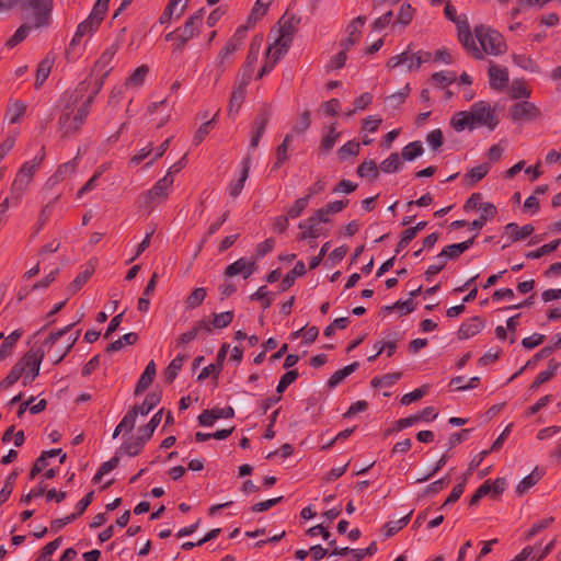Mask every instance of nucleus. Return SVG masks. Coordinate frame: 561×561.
Instances as JSON below:
<instances>
[{
	"label": "nucleus",
	"mask_w": 561,
	"mask_h": 561,
	"mask_svg": "<svg viewBox=\"0 0 561 561\" xmlns=\"http://www.w3.org/2000/svg\"><path fill=\"white\" fill-rule=\"evenodd\" d=\"M73 322L68 325H66L62 329H59L55 332H50L49 335L46 337L45 342L43 343V347L46 350V353L49 357V359L53 362V364L57 365L62 362V359L67 356V354L72 350L75 344L77 343L81 330L76 331L73 334L69 335L67 339V342L62 345L57 346L56 343L65 336L67 333L71 331V329L78 323Z\"/></svg>",
	"instance_id": "f257e3e1"
},
{
	"label": "nucleus",
	"mask_w": 561,
	"mask_h": 561,
	"mask_svg": "<svg viewBox=\"0 0 561 561\" xmlns=\"http://www.w3.org/2000/svg\"><path fill=\"white\" fill-rule=\"evenodd\" d=\"M54 0H22L21 11L34 27L41 28L49 24Z\"/></svg>",
	"instance_id": "f03ea898"
},
{
	"label": "nucleus",
	"mask_w": 561,
	"mask_h": 561,
	"mask_svg": "<svg viewBox=\"0 0 561 561\" xmlns=\"http://www.w3.org/2000/svg\"><path fill=\"white\" fill-rule=\"evenodd\" d=\"M474 36L477 37L482 54L497 56L506 50V44L503 36L495 30L486 27L484 25H478L474 27Z\"/></svg>",
	"instance_id": "7ed1b4c3"
},
{
	"label": "nucleus",
	"mask_w": 561,
	"mask_h": 561,
	"mask_svg": "<svg viewBox=\"0 0 561 561\" xmlns=\"http://www.w3.org/2000/svg\"><path fill=\"white\" fill-rule=\"evenodd\" d=\"M44 157V153L36 156L33 160L22 164L11 186V194L14 196L15 202H18L22 194L26 191L36 169L43 162Z\"/></svg>",
	"instance_id": "20e7f679"
},
{
	"label": "nucleus",
	"mask_w": 561,
	"mask_h": 561,
	"mask_svg": "<svg viewBox=\"0 0 561 561\" xmlns=\"http://www.w3.org/2000/svg\"><path fill=\"white\" fill-rule=\"evenodd\" d=\"M203 18L204 9H201L186 20L183 27L178 28L176 43L172 50L173 55H180L187 42L198 34Z\"/></svg>",
	"instance_id": "39448f33"
},
{
	"label": "nucleus",
	"mask_w": 561,
	"mask_h": 561,
	"mask_svg": "<svg viewBox=\"0 0 561 561\" xmlns=\"http://www.w3.org/2000/svg\"><path fill=\"white\" fill-rule=\"evenodd\" d=\"M171 172H168L160 179L150 190L142 192L139 195V205L144 208H149L156 203H161L168 198L169 190L173 184Z\"/></svg>",
	"instance_id": "423d86ee"
},
{
	"label": "nucleus",
	"mask_w": 561,
	"mask_h": 561,
	"mask_svg": "<svg viewBox=\"0 0 561 561\" xmlns=\"http://www.w3.org/2000/svg\"><path fill=\"white\" fill-rule=\"evenodd\" d=\"M473 129L481 126H486L493 130L499 122L495 118V111L484 101L474 103L471 110L468 111Z\"/></svg>",
	"instance_id": "0eeeda50"
},
{
	"label": "nucleus",
	"mask_w": 561,
	"mask_h": 561,
	"mask_svg": "<svg viewBox=\"0 0 561 561\" xmlns=\"http://www.w3.org/2000/svg\"><path fill=\"white\" fill-rule=\"evenodd\" d=\"M87 117L80 112H76L66 106L59 116L58 125L62 137L75 135L84 124Z\"/></svg>",
	"instance_id": "6e6552de"
},
{
	"label": "nucleus",
	"mask_w": 561,
	"mask_h": 561,
	"mask_svg": "<svg viewBox=\"0 0 561 561\" xmlns=\"http://www.w3.org/2000/svg\"><path fill=\"white\" fill-rule=\"evenodd\" d=\"M103 22L102 18H99L98 15H93L91 12L89 16L79 23L77 26L76 33L69 44V47L67 49V55H70L71 53L76 51V48L78 45H80L82 37L84 36H92L101 26Z\"/></svg>",
	"instance_id": "1a4fd4ad"
},
{
	"label": "nucleus",
	"mask_w": 561,
	"mask_h": 561,
	"mask_svg": "<svg viewBox=\"0 0 561 561\" xmlns=\"http://www.w3.org/2000/svg\"><path fill=\"white\" fill-rule=\"evenodd\" d=\"M510 118L513 122L535 121L541 116L540 108L528 101L517 102L510 107Z\"/></svg>",
	"instance_id": "9d476101"
},
{
	"label": "nucleus",
	"mask_w": 561,
	"mask_h": 561,
	"mask_svg": "<svg viewBox=\"0 0 561 561\" xmlns=\"http://www.w3.org/2000/svg\"><path fill=\"white\" fill-rule=\"evenodd\" d=\"M46 350L43 347V345L37 350H30L24 354V356L18 362L19 365H22L23 367V374L30 373L31 374V380H34L38 374L41 364L43 362V358L45 356Z\"/></svg>",
	"instance_id": "9b49d317"
},
{
	"label": "nucleus",
	"mask_w": 561,
	"mask_h": 561,
	"mask_svg": "<svg viewBox=\"0 0 561 561\" xmlns=\"http://www.w3.org/2000/svg\"><path fill=\"white\" fill-rule=\"evenodd\" d=\"M457 36L458 41L461 45L470 53L476 59H483L484 55L476 45L474 38L472 36L470 25L466 19L460 22H457Z\"/></svg>",
	"instance_id": "f8f14e48"
},
{
	"label": "nucleus",
	"mask_w": 561,
	"mask_h": 561,
	"mask_svg": "<svg viewBox=\"0 0 561 561\" xmlns=\"http://www.w3.org/2000/svg\"><path fill=\"white\" fill-rule=\"evenodd\" d=\"M256 259L248 260L245 257H241L228 265L224 274L226 277H233L240 274L244 279H247L256 271Z\"/></svg>",
	"instance_id": "ddd939ff"
},
{
	"label": "nucleus",
	"mask_w": 561,
	"mask_h": 561,
	"mask_svg": "<svg viewBox=\"0 0 561 561\" xmlns=\"http://www.w3.org/2000/svg\"><path fill=\"white\" fill-rule=\"evenodd\" d=\"M321 216L316 210L309 218L301 220L298 228L301 232L298 234V240L317 239L321 236L322 231L319 227Z\"/></svg>",
	"instance_id": "4468645a"
},
{
	"label": "nucleus",
	"mask_w": 561,
	"mask_h": 561,
	"mask_svg": "<svg viewBox=\"0 0 561 561\" xmlns=\"http://www.w3.org/2000/svg\"><path fill=\"white\" fill-rule=\"evenodd\" d=\"M249 83L236 81L233 85V90L229 100L228 105V115L232 116L233 118L239 113L247 95V87Z\"/></svg>",
	"instance_id": "2eb2a0df"
},
{
	"label": "nucleus",
	"mask_w": 561,
	"mask_h": 561,
	"mask_svg": "<svg viewBox=\"0 0 561 561\" xmlns=\"http://www.w3.org/2000/svg\"><path fill=\"white\" fill-rule=\"evenodd\" d=\"M229 350V344L224 343L217 354L216 364H209L208 366L204 367L199 375L197 376L198 381H203L206 378H208L210 375H213L214 379H218V376L222 369L224 360L226 358L227 352Z\"/></svg>",
	"instance_id": "dca6fc26"
},
{
	"label": "nucleus",
	"mask_w": 561,
	"mask_h": 561,
	"mask_svg": "<svg viewBox=\"0 0 561 561\" xmlns=\"http://www.w3.org/2000/svg\"><path fill=\"white\" fill-rule=\"evenodd\" d=\"M272 116V106L271 104H263L259 110L252 123V131L251 134L254 136H262L265 133L266 126Z\"/></svg>",
	"instance_id": "f3484780"
},
{
	"label": "nucleus",
	"mask_w": 561,
	"mask_h": 561,
	"mask_svg": "<svg viewBox=\"0 0 561 561\" xmlns=\"http://www.w3.org/2000/svg\"><path fill=\"white\" fill-rule=\"evenodd\" d=\"M366 22V18L365 16H357L355 18L351 24L348 25L347 27V31H348V36L341 41V47L344 48V50H348L353 45H355L360 36H362V27L364 26Z\"/></svg>",
	"instance_id": "a211bd4d"
},
{
	"label": "nucleus",
	"mask_w": 561,
	"mask_h": 561,
	"mask_svg": "<svg viewBox=\"0 0 561 561\" xmlns=\"http://www.w3.org/2000/svg\"><path fill=\"white\" fill-rule=\"evenodd\" d=\"M484 328V322L482 319L478 316L472 317L460 325L458 330V339L459 340H467L469 337H472L477 335L482 329Z\"/></svg>",
	"instance_id": "6ab92c4d"
},
{
	"label": "nucleus",
	"mask_w": 561,
	"mask_h": 561,
	"mask_svg": "<svg viewBox=\"0 0 561 561\" xmlns=\"http://www.w3.org/2000/svg\"><path fill=\"white\" fill-rule=\"evenodd\" d=\"M490 87L494 90H503L508 82V71L506 68H500L493 62L489 67Z\"/></svg>",
	"instance_id": "aec40b11"
},
{
	"label": "nucleus",
	"mask_w": 561,
	"mask_h": 561,
	"mask_svg": "<svg viewBox=\"0 0 561 561\" xmlns=\"http://www.w3.org/2000/svg\"><path fill=\"white\" fill-rule=\"evenodd\" d=\"M259 58V49L254 48V45L251 44L245 62L242 68V75L237 79L238 81L250 83L252 79V75L255 69V65Z\"/></svg>",
	"instance_id": "412c9836"
},
{
	"label": "nucleus",
	"mask_w": 561,
	"mask_h": 561,
	"mask_svg": "<svg viewBox=\"0 0 561 561\" xmlns=\"http://www.w3.org/2000/svg\"><path fill=\"white\" fill-rule=\"evenodd\" d=\"M480 216L478 219L473 220L471 224H469L470 229L472 230H480L485 225L488 220L493 219L496 214L497 209L496 207L489 202H485L484 204H481L479 206Z\"/></svg>",
	"instance_id": "4be33fe9"
},
{
	"label": "nucleus",
	"mask_w": 561,
	"mask_h": 561,
	"mask_svg": "<svg viewBox=\"0 0 561 561\" xmlns=\"http://www.w3.org/2000/svg\"><path fill=\"white\" fill-rule=\"evenodd\" d=\"M121 45L118 42L113 43L111 46H108L100 56V58L95 61L94 68L99 72H104L105 69H113L111 66L115 55L117 54Z\"/></svg>",
	"instance_id": "5701e85b"
},
{
	"label": "nucleus",
	"mask_w": 561,
	"mask_h": 561,
	"mask_svg": "<svg viewBox=\"0 0 561 561\" xmlns=\"http://www.w3.org/2000/svg\"><path fill=\"white\" fill-rule=\"evenodd\" d=\"M250 162H251L250 157H247L243 159L240 178L237 181L230 183V185L228 187V193L232 198L238 197L244 187V183L249 176Z\"/></svg>",
	"instance_id": "b1692460"
},
{
	"label": "nucleus",
	"mask_w": 561,
	"mask_h": 561,
	"mask_svg": "<svg viewBox=\"0 0 561 561\" xmlns=\"http://www.w3.org/2000/svg\"><path fill=\"white\" fill-rule=\"evenodd\" d=\"M154 376H156V364H154V360H150L147 364L144 373L141 374V376L136 385L135 394L138 396V394L142 393L144 391H146L153 382Z\"/></svg>",
	"instance_id": "393cba45"
},
{
	"label": "nucleus",
	"mask_w": 561,
	"mask_h": 561,
	"mask_svg": "<svg viewBox=\"0 0 561 561\" xmlns=\"http://www.w3.org/2000/svg\"><path fill=\"white\" fill-rule=\"evenodd\" d=\"M545 471L536 467L528 476L524 477L516 486V493L518 495L525 494L530 488L536 485L543 477Z\"/></svg>",
	"instance_id": "a878e982"
},
{
	"label": "nucleus",
	"mask_w": 561,
	"mask_h": 561,
	"mask_svg": "<svg viewBox=\"0 0 561 561\" xmlns=\"http://www.w3.org/2000/svg\"><path fill=\"white\" fill-rule=\"evenodd\" d=\"M55 62V57L47 55L44 59L39 61L36 69V79H35V88L39 89L42 84L46 81L48 78L51 68Z\"/></svg>",
	"instance_id": "bb28decb"
},
{
	"label": "nucleus",
	"mask_w": 561,
	"mask_h": 561,
	"mask_svg": "<svg viewBox=\"0 0 561 561\" xmlns=\"http://www.w3.org/2000/svg\"><path fill=\"white\" fill-rule=\"evenodd\" d=\"M161 401V391H152L148 393L141 404H135L131 409L137 411V415H147Z\"/></svg>",
	"instance_id": "cd10ccee"
},
{
	"label": "nucleus",
	"mask_w": 561,
	"mask_h": 561,
	"mask_svg": "<svg viewBox=\"0 0 561 561\" xmlns=\"http://www.w3.org/2000/svg\"><path fill=\"white\" fill-rule=\"evenodd\" d=\"M561 363L556 360L554 358L549 360L548 368L537 375L533 383L530 385V390H535L539 388L542 383L549 381L554 377L558 369L560 368Z\"/></svg>",
	"instance_id": "c85d7f7f"
},
{
	"label": "nucleus",
	"mask_w": 561,
	"mask_h": 561,
	"mask_svg": "<svg viewBox=\"0 0 561 561\" xmlns=\"http://www.w3.org/2000/svg\"><path fill=\"white\" fill-rule=\"evenodd\" d=\"M535 228L533 225L527 224L523 227H518L515 222H510L505 226V231L511 234V242H516L526 239L534 232Z\"/></svg>",
	"instance_id": "c756f323"
},
{
	"label": "nucleus",
	"mask_w": 561,
	"mask_h": 561,
	"mask_svg": "<svg viewBox=\"0 0 561 561\" xmlns=\"http://www.w3.org/2000/svg\"><path fill=\"white\" fill-rule=\"evenodd\" d=\"M22 335L23 330L16 329L13 332H11L7 337H4V341L0 346V362H2L12 354L13 347L15 346V344L18 343Z\"/></svg>",
	"instance_id": "7c9ffc66"
},
{
	"label": "nucleus",
	"mask_w": 561,
	"mask_h": 561,
	"mask_svg": "<svg viewBox=\"0 0 561 561\" xmlns=\"http://www.w3.org/2000/svg\"><path fill=\"white\" fill-rule=\"evenodd\" d=\"M411 45L408 47V60L403 64L408 71L419 70L421 65L427 62L431 58V53L428 51H417L415 54H410Z\"/></svg>",
	"instance_id": "2f4dec72"
},
{
	"label": "nucleus",
	"mask_w": 561,
	"mask_h": 561,
	"mask_svg": "<svg viewBox=\"0 0 561 561\" xmlns=\"http://www.w3.org/2000/svg\"><path fill=\"white\" fill-rule=\"evenodd\" d=\"M306 274V265L302 261H298L293 270H290L283 278L280 283V290L285 291L289 289L297 277Z\"/></svg>",
	"instance_id": "473e14b6"
},
{
	"label": "nucleus",
	"mask_w": 561,
	"mask_h": 561,
	"mask_svg": "<svg viewBox=\"0 0 561 561\" xmlns=\"http://www.w3.org/2000/svg\"><path fill=\"white\" fill-rule=\"evenodd\" d=\"M147 442L148 439L138 433L136 438L126 439L122 446V449H124L128 456L136 457L142 451Z\"/></svg>",
	"instance_id": "72a5a7b5"
},
{
	"label": "nucleus",
	"mask_w": 561,
	"mask_h": 561,
	"mask_svg": "<svg viewBox=\"0 0 561 561\" xmlns=\"http://www.w3.org/2000/svg\"><path fill=\"white\" fill-rule=\"evenodd\" d=\"M293 141V134H287L280 145L276 148V160L273 164V170L279 169L288 159V148Z\"/></svg>",
	"instance_id": "f704fd0d"
},
{
	"label": "nucleus",
	"mask_w": 561,
	"mask_h": 561,
	"mask_svg": "<svg viewBox=\"0 0 561 561\" xmlns=\"http://www.w3.org/2000/svg\"><path fill=\"white\" fill-rule=\"evenodd\" d=\"M359 367L358 362H354L342 369L336 370L328 380L329 388H335L339 386L346 377L353 374Z\"/></svg>",
	"instance_id": "c9c22d12"
},
{
	"label": "nucleus",
	"mask_w": 561,
	"mask_h": 561,
	"mask_svg": "<svg viewBox=\"0 0 561 561\" xmlns=\"http://www.w3.org/2000/svg\"><path fill=\"white\" fill-rule=\"evenodd\" d=\"M289 42L277 38L276 42L271 45L267 49V57L273 64H277L280 58L287 53L289 47Z\"/></svg>",
	"instance_id": "e433bc0d"
},
{
	"label": "nucleus",
	"mask_w": 561,
	"mask_h": 561,
	"mask_svg": "<svg viewBox=\"0 0 561 561\" xmlns=\"http://www.w3.org/2000/svg\"><path fill=\"white\" fill-rule=\"evenodd\" d=\"M186 359L185 355L179 354L175 358H173L168 367L164 370V379L168 383H172L179 375L184 362Z\"/></svg>",
	"instance_id": "4c0bfd02"
},
{
	"label": "nucleus",
	"mask_w": 561,
	"mask_h": 561,
	"mask_svg": "<svg viewBox=\"0 0 561 561\" xmlns=\"http://www.w3.org/2000/svg\"><path fill=\"white\" fill-rule=\"evenodd\" d=\"M413 511H410L405 516L398 520H390L383 525V535L386 537H391L396 535L398 531L403 529L410 522Z\"/></svg>",
	"instance_id": "58836bf2"
},
{
	"label": "nucleus",
	"mask_w": 561,
	"mask_h": 561,
	"mask_svg": "<svg viewBox=\"0 0 561 561\" xmlns=\"http://www.w3.org/2000/svg\"><path fill=\"white\" fill-rule=\"evenodd\" d=\"M411 92L410 84L407 83L403 89L394 92L386 98V103L389 107L396 110L399 108L407 100Z\"/></svg>",
	"instance_id": "ea45409f"
},
{
	"label": "nucleus",
	"mask_w": 561,
	"mask_h": 561,
	"mask_svg": "<svg viewBox=\"0 0 561 561\" xmlns=\"http://www.w3.org/2000/svg\"><path fill=\"white\" fill-rule=\"evenodd\" d=\"M450 126L457 130L462 131L465 128L473 129L470 115L468 111H461L456 113L450 119Z\"/></svg>",
	"instance_id": "a19ab883"
},
{
	"label": "nucleus",
	"mask_w": 561,
	"mask_h": 561,
	"mask_svg": "<svg viewBox=\"0 0 561 561\" xmlns=\"http://www.w3.org/2000/svg\"><path fill=\"white\" fill-rule=\"evenodd\" d=\"M162 414L163 409H160L157 413L153 414V416L146 425L138 428V433L149 440L152 437L154 430L159 426L162 420Z\"/></svg>",
	"instance_id": "79ce46f5"
},
{
	"label": "nucleus",
	"mask_w": 561,
	"mask_h": 561,
	"mask_svg": "<svg viewBox=\"0 0 561 561\" xmlns=\"http://www.w3.org/2000/svg\"><path fill=\"white\" fill-rule=\"evenodd\" d=\"M238 48L232 43L227 42L222 49L218 54V64H217V80L224 73L226 67L225 64L227 59L236 51Z\"/></svg>",
	"instance_id": "37998d69"
},
{
	"label": "nucleus",
	"mask_w": 561,
	"mask_h": 561,
	"mask_svg": "<svg viewBox=\"0 0 561 561\" xmlns=\"http://www.w3.org/2000/svg\"><path fill=\"white\" fill-rule=\"evenodd\" d=\"M294 16H287L284 14L279 20V38L285 39L289 43L293 41L295 27L293 25Z\"/></svg>",
	"instance_id": "c03bdc74"
},
{
	"label": "nucleus",
	"mask_w": 561,
	"mask_h": 561,
	"mask_svg": "<svg viewBox=\"0 0 561 561\" xmlns=\"http://www.w3.org/2000/svg\"><path fill=\"white\" fill-rule=\"evenodd\" d=\"M138 341V334L135 332L126 333L118 340L110 343L106 347V352H117L119 351L124 345H134Z\"/></svg>",
	"instance_id": "a18cd8bd"
},
{
	"label": "nucleus",
	"mask_w": 561,
	"mask_h": 561,
	"mask_svg": "<svg viewBox=\"0 0 561 561\" xmlns=\"http://www.w3.org/2000/svg\"><path fill=\"white\" fill-rule=\"evenodd\" d=\"M358 176L376 180L379 176V169L374 160H365L356 170Z\"/></svg>",
	"instance_id": "49530a36"
},
{
	"label": "nucleus",
	"mask_w": 561,
	"mask_h": 561,
	"mask_svg": "<svg viewBox=\"0 0 561 561\" xmlns=\"http://www.w3.org/2000/svg\"><path fill=\"white\" fill-rule=\"evenodd\" d=\"M424 152V148L420 140L412 141L403 147L401 157L405 161H413Z\"/></svg>",
	"instance_id": "de8ad7c7"
},
{
	"label": "nucleus",
	"mask_w": 561,
	"mask_h": 561,
	"mask_svg": "<svg viewBox=\"0 0 561 561\" xmlns=\"http://www.w3.org/2000/svg\"><path fill=\"white\" fill-rule=\"evenodd\" d=\"M379 168L385 173H393L400 171L403 168V163L400 161L399 154L392 152L380 163Z\"/></svg>",
	"instance_id": "09e8293b"
},
{
	"label": "nucleus",
	"mask_w": 561,
	"mask_h": 561,
	"mask_svg": "<svg viewBox=\"0 0 561 561\" xmlns=\"http://www.w3.org/2000/svg\"><path fill=\"white\" fill-rule=\"evenodd\" d=\"M402 377V373H392L385 374L382 376H376L371 379L370 385L374 388L377 387H391L393 386L400 378Z\"/></svg>",
	"instance_id": "8fccbe9b"
},
{
	"label": "nucleus",
	"mask_w": 561,
	"mask_h": 561,
	"mask_svg": "<svg viewBox=\"0 0 561 561\" xmlns=\"http://www.w3.org/2000/svg\"><path fill=\"white\" fill-rule=\"evenodd\" d=\"M206 295L207 291L204 287H197L193 289L192 293L186 297V308L196 309L204 302Z\"/></svg>",
	"instance_id": "3c124183"
},
{
	"label": "nucleus",
	"mask_w": 561,
	"mask_h": 561,
	"mask_svg": "<svg viewBox=\"0 0 561 561\" xmlns=\"http://www.w3.org/2000/svg\"><path fill=\"white\" fill-rule=\"evenodd\" d=\"M273 0H256L249 18L248 24H254L259 19L263 18Z\"/></svg>",
	"instance_id": "603ef678"
},
{
	"label": "nucleus",
	"mask_w": 561,
	"mask_h": 561,
	"mask_svg": "<svg viewBox=\"0 0 561 561\" xmlns=\"http://www.w3.org/2000/svg\"><path fill=\"white\" fill-rule=\"evenodd\" d=\"M32 27H34L33 24L32 25L26 24V23L22 24L14 32V34L7 41L5 46L9 47V48H13L16 45H19L21 42H23L27 37V35H28L30 31L32 30Z\"/></svg>",
	"instance_id": "864d4df0"
},
{
	"label": "nucleus",
	"mask_w": 561,
	"mask_h": 561,
	"mask_svg": "<svg viewBox=\"0 0 561 561\" xmlns=\"http://www.w3.org/2000/svg\"><path fill=\"white\" fill-rule=\"evenodd\" d=\"M414 13V8L410 3L404 2L399 10L394 25L400 24L403 27H405L412 22Z\"/></svg>",
	"instance_id": "5fc2aeb1"
},
{
	"label": "nucleus",
	"mask_w": 561,
	"mask_h": 561,
	"mask_svg": "<svg viewBox=\"0 0 561 561\" xmlns=\"http://www.w3.org/2000/svg\"><path fill=\"white\" fill-rule=\"evenodd\" d=\"M359 151H360V144L355 140H350L337 150V157L340 160L343 161V160H346L348 157L358 156Z\"/></svg>",
	"instance_id": "6e6d98bb"
},
{
	"label": "nucleus",
	"mask_w": 561,
	"mask_h": 561,
	"mask_svg": "<svg viewBox=\"0 0 561 561\" xmlns=\"http://www.w3.org/2000/svg\"><path fill=\"white\" fill-rule=\"evenodd\" d=\"M560 239L552 240L549 243H546L534 251H529L528 253H526V257L533 260L540 259L541 256L557 250L558 247L560 245Z\"/></svg>",
	"instance_id": "4d7b16f0"
},
{
	"label": "nucleus",
	"mask_w": 561,
	"mask_h": 561,
	"mask_svg": "<svg viewBox=\"0 0 561 561\" xmlns=\"http://www.w3.org/2000/svg\"><path fill=\"white\" fill-rule=\"evenodd\" d=\"M94 272V267L91 266L87 268L84 272L79 273L77 277L69 284L68 291L70 294H76L78 290L82 288V286L88 282V279L92 276Z\"/></svg>",
	"instance_id": "13d9d810"
},
{
	"label": "nucleus",
	"mask_w": 561,
	"mask_h": 561,
	"mask_svg": "<svg viewBox=\"0 0 561 561\" xmlns=\"http://www.w3.org/2000/svg\"><path fill=\"white\" fill-rule=\"evenodd\" d=\"M23 367L16 363L7 377L0 382V389L4 390L14 385L23 376Z\"/></svg>",
	"instance_id": "bf43d9fd"
},
{
	"label": "nucleus",
	"mask_w": 561,
	"mask_h": 561,
	"mask_svg": "<svg viewBox=\"0 0 561 561\" xmlns=\"http://www.w3.org/2000/svg\"><path fill=\"white\" fill-rule=\"evenodd\" d=\"M119 463V457L116 455L112 457L110 460L103 462L98 469L96 473L93 477V482L99 483L103 476L107 474L112 470H114Z\"/></svg>",
	"instance_id": "052dcab7"
},
{
	"label": "nucleus",
	"mask_w": 561,
	"mask_h": 561,
	"mask_svg": "<svg viewBox=\"0 0 561 561\" xmlns=\"http://www.w3.org/2000/svg\"><path fill=\"white\" fill-rule=\"evenodd\" d=\"M149 73V67L141 65L129 76L127 84L139 88L144 84L147 75Z\"/></svg>",
	"instance_id": "680f3d73"
},
{
	"label": "nucleus",
	"mask_w": 561,
	"mask_h": 561,
	"mask_svg": "<svg viewBox=\"0 0 561 561\" xmlns=\"http://www.w3.org/2000/svg\"><path fill=\"white\" fill-rule=\"evenodd\" d=\"M218 114H219V111H217V113L215 114V116H214L211 119H209V121H207V122L203 123V124L198 127V129L196 130V133H195V135H194V137H193V140H192V142H193V145H194V146H198V145H201V144L204 141V139L206 138V136L209 134V131H210V126H211V124L215 122V119H216V117L218 116Z\"/></svg>",
	"instance_id": "e2e57ef3"
},
{
	"label": "nucleus",
	"mask_w": 561,
	"mask_h": 561,
	"mask_svg": "<svg viewBox=\"0 0 561 561\" xmlns=\"http://www.w3.org/2000/svg\"><path fill=\"white\" fill-rule=\"evenodd\" d=\"M76 167H77L76 159L60 164L58 167L57 171L51 176V180H54L55 182L64 180L66 176L75 173Z\"/></svg>",
	"instance_id": "0e129e2a"
},
{
	"label": "nucleus",
	"mask_w": 561,
	"mask_h": 561,
	"mask_svg": "<svg viewBox=\"0 0 561 561\" xmlns=\"http://www.w3.org/2000/svg\"><path fill=\"white\" fill-rule=\"evenodd\" d=\"M465 245H461L460 243H454L450 245L445 247L442 252L437 255V259H446L447 260H455L459 257L463 252Z\"/></svg>",
	"instance_id": "69168bd1"
},
{
	"label": "nucleus",
	"mask_w": 561,
	"mask_h": 561,
	"mask_svg": "<svg viewBox=\"0 0 561 561\" xmlns=\"http://www.w3.org/2000/svg\"><path fill=\"white\" fill-rule=\"evenodd\" d=\"M299 374L297 369L286 371L279 379L276 392L282 394L293 382L296 381Z\"/></svg>",
	"instance_id": "338daca9"
},
{
	"label": "nucleus",
	"mask_w": 561,
	"mask_h": 561,
	"mask_svg": "<svg viewBox=\"0 0 561 561\" xmlns=\"http://www.w3.org/2000/svg\"><path fill=\"white\" fill-rule=\"evenodd\" d=\"M62 542V538L58 537L53 541L48 542L41 551L39 557L36 561H50L53 553L60 547Z\"/></svg>",
	"instance_id": "774afa93"
}]
</instances>
